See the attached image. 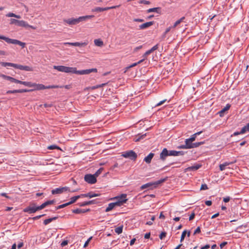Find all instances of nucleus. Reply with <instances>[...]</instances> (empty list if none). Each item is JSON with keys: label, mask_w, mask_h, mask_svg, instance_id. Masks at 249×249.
<instances>
[{"label": "nucleus", "mask_w": 249, "mask_h": 249, "mask_svg": "<svg viewBox=\"0 0 249 249\" xmlns=\"http://www.w3.org/2000/svg\"><path fill=\"white\" fill-rule=\"evenodd\" d=\"M94 16L93 15H87L84 16L79 17L78 18H70L68 19H64L63 20L64 22L70 25H76L80 23V22H83L86 21L89 19H90L93 18Z\"/></svg>", "instance_id": "obj_1"}, {"label": "nucleus", "mask_w": 249, "mask_h": 249, "mask_svg": "<svg viewBox=\"0 0 249 249\" xmlns=\"http://www.w3.org/2000/svg\"><path fill=\"white\" fill-rule=\"evenodd\" d=\"M0 39L5 40L7 43L9 44L18 45L20 46L22 48H24L25 47V43L22 42L17 39H11L1 35H0Z\"/></svg>", "instance_id": "obj_2"}, {"label": "nucleus", "mask_w": 249, "mask_h": 249, "mask_svg": "<svg viewBox=\"0 0 249 249\" xmlns=\"http://www.w3.org/2000/svg\"><path fill=\"white\" fill-rule=\"evenodd\" d=\"M53 69L57 70L59 71L72 73H74V68L64 66H54Z\"/></svg>", "instance_id": "obj_3"}, {"label": "nucleus", "mask_w": 249, "mask_h": 249, "mask_svg": "<svg viewBox=\"0 0 249 249\" xmlns=\"http://www.w3.org/2000/svg\"><path fill=\"white\" fill-rule=\"evenodd\" d=\"M115 199L117 200L116 202H113L115 207L122 206L127 200L126 194H122L120 196L116 197Z\"/></svg>", "instance_id": "obj_4"}, {"label": "nucleus", "mask_w": 249, "mask_h": 249, "mask_svg": "<svg viewBox=\"0 0 249 249\" xmlns=\"http://www.w3.org/2000/svg\"><path fill=\"white\" fill-rule=\"evenodd\" d=\"M165 180H166V179L164 178V179H160L159 180L156 181L154 182H149V183H146L145 184L142 185L141 187V189L142 190H143V189H146L147 188L150 187H151L152 186H154V187H156L158 185H159V184L162 183V182H163L164 181H165Z\"/></svg>", "instance_id": "obj_5"}, {"label": "nucleus", "mask_w": 249, "mask_h": 249, "mask_svg": "<svg viewBox=\"0 0 249 249\" xmlns=\"http://www.w3.org/2000/svg\"><path fill=\"white\" fill-rule=\"evenodd\" d=\"M122 156L125 158H129L131 160H135L137 158V154L133 150L124 152L122 154Z\"/></svg>", "instance_id": "obj_6"}, {"label": "nucleus", "mask_w": 249, "mask_h": 249, "mask_svg": "<svg viewBox=\"0 0 249 249\" xmlns=\"http://www.w3.org/2000/svg\"><path fill=\"white\" fill-rule=\"evenodd\" d=\"M97 71V70L95 68L81 70V71H77L76 70V68H74L73 73L80 74V75H84V74H88L92 72H96Z\"/></svg>", "instance_id": "obj_7"}, {"label": "nucleus", "mask_w": 249, "mask_h": 249, "mask_svg": "<svg viewBox=\"0 0 249 249\" xmlns=\"http://www.w3.org/2000/svg\"><path fill=\"white\" fill-rule=\"evenodd\" d=\"M10 24H15L18 26L26 27L28 26V24L24 20H18L14 18L10 19Z\"/></svg>", "instance_id": "obj_8"}, {"label": "nucleus", "mask_w": 249, "mask_h": 249, "mask_svg": "<svg viewBox=\"0 0 249 249\" xmlns=\"http://www.w3.org/2000/svg\"><path fill=\"white\" fill-rule=\"evenodd\" d=\"M38 211L37 207L35 204H32L28 207L24 208L23 211L25 213H27L29 214L33 213Z\"/></svg>", "instance_id": "obj_9"}, {"label": "nucleus", "mask_w": 249, "mask_h": 249, "mask_svg": "<svg viewBox=\"0 0 249 249\" xmlns=\"http://www.w3.org/2000/svg\"><path fill=\"white\" fill-rule=\"evenodd\" d=\"M84 179L85 181L91 184H94L97 181L96 178L94 175L91 174L86 175L84 177Z\"/></svg>", "instance_id": "obj_10"}, {"label": "nucleus", "mask_w": 249, "mask_h": 249, "mask_svg": "<svg viewBox=\"0 0 249 249\" xmlns=\"http://www.w3.org/2000/svg\"><path fill=\"white\" fill-rule=\"evenodd\" d=\"M70 191L69 188L68 187H63L60 188H55L52 190V194L53 195L60 194L66 191Z\"/></svg>", "instance_id": "obj_11"}, {"label": "nucleus", "mask_w": 249, "mask_h": 249, "mask_svg": "<svg viewBox=\"0 0 249 249\" xmlns=\"http://www.w3.org/2000/svg\"><path fill=\"white\" fill-rule=\"evenodd\" d=\"M119 6H120V5H116V6H113L111 7H105V8L96 7L95 8L92 9L91 10V11L93 12H103L104 11H107V10H109V9H115L116 8L119 7Z\"/></svg>", "instance_id": "obj_12"}, {"label": "nucleus", "mask_w": 249, "mask_h": 249, "mask_svg": "<svg viewBox=\"0 0 249 249\" xmlns=\"http://www.w3.org/2000/svg\"><path fill=\"white\" fill-rule=\"evenodd\" d=\"M14 68L16 69H18L20 70H24L26 71H32V68L28 66H23L21 65H18L15 64L14 66Z\"/></svg>", "instance_id": "obj_13"}, {"label": "nucleus", "mask_w": 249, "mask_h": 249, "mask_svg": "<svg viewBox=\"0 0 249 249\" xmlns=\"http://www.w3.org/2000/svg\"><path fill=\"white\" fill-rule=\"evenodd\" d=\"M167 156H169L168 150L167 148H165L162 150L160 154V159L164 161Z\"/></svg>", "instance_id": "obj_14"}, {"label": "nucleus", "mask_w": 249, "mask_h": 249, "mask_svg": "<svg viewBox=\"0 0 249 249\" xmlns=\"http://www.w3.org/2000/svg\"><path fill=\"white\" fill-rule=\"evenodd\" d=\"M64 44L69 45L73 46L84 47L86 46L87 45V43L86 42H65Z\"/></svg>", "instance_id": "obj_15"}, {"label": "nucleus", "mask_w": 249, "mask_h": 249, "mask_svg": "<svg viewBox=\"0 0 249 249\" xmlns=\"http://www.w3.org/2000/svg\"><path fill=\"white\" fill-rule=\"evenodd\" d=\"M32 88H34L33 89H34V90H41L45 89V86L41 84H36L35 83H33Z\"/></svg>", "instance_id": "obj_16"}, {"label": "nucleus", "mask_w": 249, "mask_h": 249, "mask_svg": "<svg viewBox=\"0 0 249 249\" xmlns=\"http://www.w3.org/2000/svg\"><path fill=\"white\" fill-rule=\"evenodd\" d=\"M154 23V21H149L143 23L139 26V29L143 30L147 28L151 25H153Z\"/></svg>", "instance_id": "obj_17"}, {"label": "nucleus", "mask_w": 249, "mask_h": 249, "mask_svg": "<svg viewBox=\"0 0 249 249\" xmlns=\"http://www.w3.org/2000/svg\"><path fill=\"white\" fill-rule=\"evenodd\" d=\"M99 196V194H95V193H94L93 192H89V193H88L87 194L80 195L81 197H89V198H92V197H96V196Z\"/></svg>", "instance_id": "obj_18"}, {"label": "nucleus", "mask_w": 249, "mask_h": 249, "mask_svg": "<svg viewBox=\"0 0 249 249\" xmlns=\"http://www.w3.org/2000/svg\"><path fill=\"white\" fill-rule=\"evenodd\" d=\"M235 162V161H232V162H224V163L223 164H220L219 165V169H220V170L222 171L223 170H224L225 169H226V167L230 165V164H231Z\"/></svg>", "instance_id": "obj_19"}, {"label": "nucleus", "mask_w": 249, "mask_h": 249, "mask_svg": "<svg viewBox=\"0 0 249 249\" xmlns=\"http://www.w3.org/2000/svg\"><path fill=\"white\" fill-rule=\"evenodd\" d=\"M154 156V153H150L147 156L144 158V161L146 162L147 163H150Z\"/></svg>", "instance_id": "obj_20"}, {"label": "nucleus", "mask_w": 249, "mask_h": 249, "mask_svg": "<svg viewBox=\"0 0 249 249\" xmlns=\"http://www.w3.org/2000/svg\"><path fill=\"white\" fill-rule=\"evenodd\" d=\"M90 211V209H88L87 210L81 209H76L72 210V212L74 213L79 214L82 213H85L86 212H89Z\"/></svg>", "instance_id": "obj_21"}, {"label": "nucleus", "mask_w": 249, "mask_h": 249, "mask_svg": "<svg viewBox=\"0 0 249 249\" xmlns=\"http://www.w3.org/2000/svg\"><path fill=\"white\" fill-rule=\"evenodd\" d=\"M231 107V105L229 104H227L226 107H225L222 109H221L220 111L218 112V114L220 116L222 117L223 116L224 112L228 110Z\"/></svg>", "instance_id": "obj_22"}, {"label": "nucleus", "mask_w": 249, "mask_h": 249, "mask_svg": "<svg viewBox=\"0 0 249 249\" xmlns=\"http://www.w3.org/2000/svg\"><path fill=\"white\" fill-rule=\"evenodd\" d=\"M151 12H156L160 14L161 12V8L160 7H155L150 8L147 10V13H149Z\"/></svg>", "instance_id": "obj_23"}, {"label": "nucleus", "mask_w": 249, "mask_h": 249, "mask_svg": "<svg viewBox=\"0 0 249 249\" xmlns=\"http://www.w3.org/2000/svg\"><path fill=\"white\" fill-rule=\"evenodd\" d=\"M94 203V200H90L82 203H79L78 205L80 207H84L87 205H89Z\"/></svg>", "instance_id": "obj_24"}, {"label": "nucleus", "mask_w": 249, "mask_h": 249, "mask_svg": "<svg viewBox=\"0 0 249 249\" xmlns=\"http://www.w3.org/2000/svg\"><path fill=\"white\" fill-rule=\"evenodd\" d=\"M80 195L76 196L71 198V201L68 202L69 205L74 203L78 198H80Z\"/></svg>", "instance_id": "obj_25"}, {"label": "nucleus", "mask_w": 249, "mask_h": 249, "mask_svg": "<svg viewBox=\"0 0 249 249\" xmlns=\"http://www.w3.org/2000/svg\"><path fill=\"white\" fill-rule=\"evenodd\" d=\"M200 167V165L196 164L195 165L189 167L187 169L189 171H196Z\"/></svg>", "instance_id": "obj_26"}, {"label": "nucleus", "mask_w": 249, "mask_h": 249, "mask_svg": "<svg viewBox=\"0 0 249 249\" xmlns=\"http://www.w3.org/2000/svg\"><path fill=\"white\" fill-rule=\"evenodd\" d=\"M15 63H10V62H0V65L3 67H7V66H10L13 67L14 68Z\"/></svg>", "instance_id": "obj_27"}, {"label": "nucleus", "mask_w": 249, "mask_h": 249, "mask_svg": "<svg viewBox=\"0 0 249 249\" xmlns=\"http://www.w3.org/2000/svg\"><path fill=\"white\" fill-rule=\"evenodd\" d=\"M94 42L95 45L98 47H101L103 45V42L100 39H95Z\"/></svg>", "instance_id": "obj_28"}, {"label": "nucleus", "mask_w": 249, "mask_h": 249, "mask_svg": "<svg viewBox=\"0 0 249 249\" xmlns=\"http://www.w3.org/2000/svg\"><path fill=\"white\" fill-rule=\"evenodd\" d=\"M115 207V204L114 203H110L108 205L106 209V212H108L112 210Z\"/></svg>", "instance_id": "obj_29"}, {"label": "nucleus", "mask_w": 249, "mask_h": 249, "mask_svg": "<svg viewBox=\"0 0 249 249\" xmlns=\"http://www.w3.org/2000/svg\"><path fill=\"white\" fill-rule=\"evenodd\" d=\"M185 19V17H183L181 18H180L179 19L176 21L174 25L173 26V28H176L178 25H179L181 22H182L183 20Z\"/></svg>", "instance_id": "obj_30"}, {"label": "nucleus", "mask_w": 249, "mask_h": 249, "mask_svg": "<svg viewBox=\"0 0 249 249\" xmlns=\"http://www.w3.org/2000/svg\"><path fill=\"white\" fill-rule=\"evenodd\" d=\"M6 16L7 17H14L17 18H21L20 16L18 15H16L13 13H9L6 15Z\"/></svg>", "instance_id": "obj_31"}, {"label": "nucleus", "mask_w": 249, "mask_h": 249, "mask_svg": "<svg viewBox=\"0 0 249 249\" xmlns=\"http://www.w3.org/2000/svg\"><path fill=\"white\" fill-rule=\"evenodd\" d=\"M246 131H249V123L242 128L240 133H244Z\"/></svg>", "instance_id": "obj_32"}, {"label": "nucleus", "mask_w": 249, "mask_h": 249, "mask_svg": "<svg viewBox=\"0 0 249 249\" xmlns=\"http://www.w3.org/2000/svg\"><path fill=\"white\" fill-rule=\"evenodd\" d=\"M123 226L118 227L115 229V231L117 234H119L123 232Z\"/></svg>", "instance_id": "obj_33"}, {"label": "nucleus", "mask_w": 249, "mask_h": 249, "mask_svg": "<svg viewBox=\"0 0 249 249\" xmlns=\"http://www.w3.org/2000/svg\"><path fill=\"white\" fill-rule=\"evenodd\" d=\"M203 143H204V142H203L193 143L192 144V147H191V148L197 147L199 146V145H200L201 144H202Z\"/></svg>", "instance_id": "obj_34"}, {"label": "nucleus", "mask_w": 249, "mask_h": 249, "mask_svg": "<svg viewBox=\"0 0 249 249\" xmlns=\"http://www.w3.org/2000/svg\"><path fill=\"white\" fill-rule=\"evenodd\" d=\"M107 83H103L102 84L97 85L96 86H92L90 88L91 89H95L97 88H101L104 87V86L106 85Z\"/></svg>", "instance_id": "obj_35"}, {"label": "nucleus", "mask_w": 249, "mask_h": 249, "mask_svg": "<svg viewBox=\"0 0 249 249\" xmlns=\"http://www.w3.org/2000/svg\"><path fill=\"white\" fill-rule=\"evenodd\" d=\"M103 168H99L96 172L94 174H93L95 177L96 178H97V177L99 176V175L101 174V173H102V172L103 171Z\"/></svg>", "instance_id": "obj_36"}, {"label": "nucleus", "mask_w": 249, "mask_h": 249, "mask_svg": "<svg viewBox=\"0 0 249 249\" xmlns=\"http://www.w3.org/2000/svg\"><path fill=\"white\" fill-rule=\"evenodd\" d=\"M69 204L67 203H64V204H61V205H60L59 206H58L57 207H56L55 208V210H58V209H62V208H63L67 206H68Z\"/></svg>", "instance_id": "obj_37"}, {"label": "nucleus", "mask_w": 249, "mask_h": 249, "mask_svg": "<svg viewBox=\"0 0 249 249\" xmlns=\"http://www.w3.org/2000/svg\"><path fill=\"white\" fill-rule=\"evenodd\" d=\"M34 90V89H18V93L31 92V91H33Z\"/></svg>", "instance_id": "obj_38"}, {"label": "nucleus", "mask_w": 249, "mask_h": 249, "mask_svg": "<svg viewBox=\"0 0 249 249\" xmlns=\"http://www.w3.org/2000/svg\"><path fill=\"white\" fill-rule=\"evenodd\" d=\"M186 233H187V231L186 230H184L182 233V234H181V237H180V242H182L184 239V238L186 235Z\"/></svg>", "instance_id": "obj_39"}, {"label": "nucleus", "mask_w": 249, "mask_h": 249, "mask_svg": "<svg viewBox=\"0 0 249 249\" xmlns=\"http://www.w3.org/2000/svg\"><path fill=\"white\" fill-rule=\"evenodd\" d=\"M196 138V135L193 134V135L191 136V138H190L189 139H186V142H187L188 141H191V142H193L194 141H195Z\"/></svg>", "instance_id": "obj_40"}, {"label": "nucleus", "mask_w": 249, "mask_h": 249, "mask_svg": "<svg viewBox=\"0 0 249 249\" xmlns=\"http://www.w3.org/2000/svg\"><path fill=\"white\" fill-rule=\"evenodd\" d=\"M32 83H33L32 82H30L23 81V82L22 83V85H23L25 86L28 87L32 88Z\"/></svg>", "instance_id": "obj_41"}, {"label": "nucleus", "mask_w": 249, "mask_h": 249, "mask_svg": "<svg viewBox=\"0 0 249 249\" xmlns=\"http://www.w3.org/2000/svg\"><path fill=\"white\" fill-rule=\"evenodd\" d=\"M48 148L50 150L55 149H60V148L56 145H50V146H48Z\"/></svg>", "instance_id": "obj_42"}, {"label": "nucleus", "mask_w": 249, "mask_h": 249, "mask_svg": "<svg viewBox=\"0 0 249 249\" xmlns=\"http://www.w3.org/2000/svg\"><path fill=\"white\" fill-rule=\"evenodd\" d=\"M138 64V62H136V63H133L132 64H131V65H129V66H128L126 67L125 68V72H126V71H127L128 69H130V68H132V67H135V66H137Z\"/></svg>", "instance_id": "obj_43"}, {"label": "nucleus", "mask_w": 249, "mask_h": 249, "mask_svg": "<svg viewBox=\"0 0 249 249\" xmlns=\"http://www.w3.org/2000/svg\"><path fill=\"white\" fill-rule=\"evenodd\" d=\"M168 153H169V156H177V151H175V150L168 151Z\"/></svg>", "instance_id": "obj_44"}, {"label": "nucleus", "mask_w": 249, "mask_h": 249, "mask_svg": "<svg viewBox=\"0 0 249 249\" xmlns=\"http://www.w3.org/2000/svg\"><path fill=\"white\" fill-rule=\"evenodd\" d=\"M59 87L57 85H50L48 86H45V89H55L58 88Z\"/></svg>", "instance_id": "obj_45"}, {"label": "nucleus", "mask_w": 249, "mask_h": 249, "mask_svg": "<svg viewBox=\"0 0 249 249\" xmlns=\"http://www.w3.org/2000/svg\"><path fill=\"white\" fill-rule=\"evenodd\" d=\"M185 144L186 145V146L188 147V148H189V149L191 148V147H192V144L193 143L192 142L188 141L187 142H186V139L185 141Z\"/></svg>", "instance_id": "obj_46"}, {"label": "nucleus", "mask_w": 249, "mask_h": 249, "mask_svg": "<svg viewBox=\"0 0 249 249\" xmlns=\"http://www.w3.org/2000/svg\"><path fill=\"white\" fill-rule=\"evenodd\" d=\"M166 235V232L165 231L162 232L159 236L160 238L162 240L163 239Z\"/></svg>", "instance_id": "obj_47"}, {"label": "nucleus", "mask_w": 249, "mask_h": 249, "mask_svg": "<svg viewBox=\"0 0 249 249\" xmlns=\"http://www.w3.org/2000/svg\"><path fill=\"white\" fill-rule=\"evenodd\" d=\"M158 46H159V45L157 44V45H155L154 46H153L151 49L149 50V51L151 52V53L153 52L154 51L157 50L158 48Z\"/></svg>", "instance_id": "obj_48"}, {"label": "nucleus", "mask_w": 249, "mask_h": 249, "mask_svg": "<svg viewBox=\"0 0 249 249\" xmlns=\"http://www.w3.org/2000/svg\"><path fill=\"white\" fill-rule=\"evenodd\" d=\"M51 222H52V221L51 220V218H50L46 219L45 220H44L43 223L45 225H47L48 224H49L50 223H51Z\"/></svg>", "instance_id": "obj_49"}, {"label": "nucleus", "mask_w": 249, "mask_h": 249, "mask_svg": "<svg viewBox=\"0 0 249 249\" xmlns=\"http://www.w3.org/2000/svg\"><path fill=\"white\" fill-rule=\"evenodd\" d=\"M37 209L39 210H42L43 209H44L45 207H46V203L45 202L42 203L40 206H37Z\"/></svg>", "instance_id": "obj_50"}, {"label": "nucleus", "mask_w": 249, "mask_h": 249, "mask_svg": "<svg viewBox=\"0 0 249 249\" xmlns=\"http://www.w3.org/2000/svg\"><path fill=\"white\" fill-rule=\"evenodd\" d=\"M145 136H146V134H144L141 135L140 136H139V137L135 140V142H138L140 140L143 139L145 137Z\"/></svg>", "instance_id": "obj_51"}, {"label": "nucleus", "mask_w": 249, "mask_h": 249, "mask_svg": "<svg viewBox=\"0 0 249 249\" xmlns=\"http://www.w3.org/2000/svg\"><path fill=\"white\" fill-rule=\"evenodd\" d=\"M54 200H48L45 202L46 206L49 205L53 204L54 203Z\"/></svg>", "instance_id": "obj_52"}, {"label": "nucleus", "mask_w": 249, "mask_h": 249, "mask_svg": "<svg viewBox=\"0 0 249 249\" xmlns=\"http://www.w3.org/2000/svg\"><path fill=\"white\" fill-rule=\"evenodd\" d=\"M151 53V52L149 51V50H148L147 51H146L144 54L143 55H142V57L144 58V59H146V57H147V56L149 54H150Z\"/></svg>", "instance_id": "obj_53"}, {"label": "nucleus", "mask_w": 249, "mask_h": 249, "mask_svg": "<svg viewBox=\"0 0 249 249\" xmlns=\"http://www.w3.org/2000/svg\"><path fill=\"white\" fill-rule=\"evenodd\" d=\"M45 215V214H41V215H37V216H35L34 217L32 218V219L34 220H37L38 219H39L40 218H41V217Z\"/></svg>", "instance_id": "obj_54"}, {"label": "nucleus", "mask_w": 249, "mask_h": 249, "mask_svg": "<svg viewBox=\"0 0 249 249\" xmlns=\"http://www.w3.org/2000/svg\"><path fill=\"white\" fill-rule=\"evenodd\" d=\"M16 93H18V89H15V90H8L6 92L7 94Z\"/></svg>", "instance_id": "obj_55"}, {"label": "nucleus", "mask_w": 249, "mask_h": 249, "mask_svg": "<svg viewBox=\"0 0 249 249\" xmlns=\"http://www.w3.org/2000/svg\"><path fill=\"white\" fill-rule=\"evenodd\" d=\"M208 189L207 185L206 184H202L200 190H205Z\"/></svg>", "instance_id": "obj_56"}, {"label": "nucleus", "mask_w": 249, "mask_h": 249, "mask_svg": "<svg viewBox=\"0 0 249 249\" xmlns=\"http://www.w3.org/2000/svg\"><path fill=\"white\" fill-rule=\"evenodd\" d=\"M166 99H164L162 101H161L159 103H158L156 106L155 107H158V106H161L162 105V104H163L166 101Z\"/></svg>", "instance_id": "obj_57"}, {"label": "nucleus", "mask_w": 249, "mask_h": 249, "mask_svg": "<svg viewBox=\"0 0 249 249\" xmlns=\"http://www.w3.org/2000/svg\"><path fill=\"white\" fill-rule=\"evenodd\" d=\"M140 3L144 4H150V1H147V0H141L140 1Z\"/></svg>", "instance_id": "obj_58"}, {"label": "nucleus", "mask_w": 249, "mask_h": 249, "mask_svg": "<svg viewBox=\"0 0 249 249\" xmlns=\"http://www.w3.org/2000/svg\"><path fill=\"white\" fill-rule=\"evenodd\" d=\"M200 231H200V227H198L196 229V230L195 231L194 234H197V233H200Z\"/></svg>", "instance_id": "obj_59"}, {"label": "nucleus", "mask_w": 249, "mask_h": 249, "mask_svg": "<svg viewBox=\"0 0 249 249\" xmlns=\"http://www.w3.org/2000/svg\"><path fill=\"white\" fill-rule=\"evenodd\" d=\"M68 241L67 240H64V241H62V243H61V246L62 247H64V246H66L67 245H68Z\"/></svg>", "instance_id": "obj_60"}, {"label": "nucleus", "mask_w": 249, "mask_h": 249, "mask_svg": "<svg viewBox=\"0 0 249 249\" xmlns=\"http://www.w3.org/2000/svg\"><path fill=\"white\" fill-rule=\"evenodd\" d=\"M178 148L179 149H188L186 144L180 145Z\"/></svg>", "instance_id": "obj_61"}, {"label": "nucleus", "mask_w": 249, "mask_h": 249, "mask_svg": "<svg viewBox=\"0 0 249 249\" xmlns=\"http://www.w3.org/2000/svg\"><path fill=\"white\" fill-rule=\"evenodd\" d=\"M91 238H92V237H90V238H89L87 240V241H86V242L85 243V244H84V247H86L88 245V244H89V242L90 240H91Z\"/></svg>", "instance_id": "obj_62"}, {"label": "nucleus", "mask_w": 249, "mask_h": 249, "mask_svg": "<svg viewBox=\"0 0 249 249\" xmlns=\"http://www.w3.org/2000/svg\"><path fill=\"white\" fill-rule=\"evenodd\" d=\"M177 156H183L184 154V152L183 151H177Z\"/></svg>", "instance_id": "obj_63"}, {"label": "nucleus", "mask_w": 249, "mask_h": 249, "mask_svg": "<svg viewBox=\"0 0 249 249\" xmlns=\"http://www.w3.org/2000/svg\"><path fill=\"white\" fill-rule=\"evenodd\" d=\"M227 244V242H223L220 244V247L222 249Z\"/></svg>", "instance_id": "obj_64"}]
</instances>
